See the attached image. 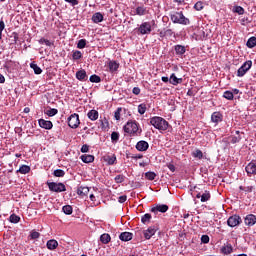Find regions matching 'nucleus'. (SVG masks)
Here are the masks:
<instances>
[{"mask_svg":"<svg viewBox=\"0 0 256 256\" xmlns=\"http://www.w3.org/2000/svg\"><path fill=\"white\" fill-rule=\"evenodd\" d=\"M242 222L243 220L239 215H232L227 220L228 227H237V225H241Z\"/></svg>","mask_w":256,"mask_h":256,"instance_id":"nucleus-8","label":"nucleus"},{"mask_svg":"<svg viewBox=\"0 0 256 256\" xmlns=\"http://www.w3.org/2000/svg\"><path fill=\"white\" fill-rule=\"evenodd\" d=\"M209 235H202V237H201V242L202 243H205V244H207V243H209Z\"/></svg>","mask_w":256,"mask_h":256,"instance_id":"nucleus-58","label":"nucleus"},{"mask_svg":"<svg viewBox=\"0 0 256 256\" xmlns=\"http://www.w3.org/2000/svg\"><path fill=\"white\" fill-rule=\"evenodd\" d=\"M115 183H123L125 181V176L124 175H116L114 178Z\"/></svg>","mask_w":256,"mask_h":256,"instance_id":"nucleus-51","label":"nucleus"},{"mask_svg":"<svg viewBox=\"0 0 256 256\" xmlns=\"http://www.w3.org/2000/svg\"><path fill=\"white\" fill-rule=\"evenodd\" d=\"M151 219H152L151 214L146 213L141 217V223H143L144 225H147L151 223Z\"/></svg>","mask_w":256,"mask_h":256,"instance_id":"nucleus-32","label":"nucleus"},{"mask_svg":"<svg viewBox=\"0 0 256 256\" xmlns=\"http://www.w3.org/2000/svg\"><path fill=\"white\" fill-rule=\"evenodd\" d=\"M77 194L80 195V197H87V195H89V187H87V186H80L77 189Z\"/></svg>","mask_w":256,"mask_h":256,"instance_id":"nucleus-20","label":"nucleus"},{"mask_svg":"<svg viewBox=\"0 0 256 256\" xmlns=\"http://www.w3.org/2000/svg\"><path fill=\"white\" fill-rule=\"evenodd\" d=\"M121 111H123V108H121V107L117 108V110L115 111L114 117H115L116 121L121 120Z\"/></svg>","mask_w":256,"mask_h":256,"instance_id":"nucleus-49","label":"nucleus"},{"mask_svg":"<svg viewBox=\"0 0 256 256\" xmlns=\"http://www.w3.org/2000/svg\"><path fill=\"white\" fill-rule=\"evenodd\" d=\"M196 199H200L201 203H207V201L211 199V192H209L208 190H204L202 194L201 192H199L196 195Z\"/></svg>","mask_w":256,"mask_h":256,"instance_id":"nucleus-11","label":"nucleus"},{"mask_svg":"<svg viewBox=\"0 0 256 256\" xmlns=\"http://www.w3.org/2000/svg\"><path fill=\"white\" fill-rule=\"evenodd\" d=\"M62 210L65 215H71L73 213V207L71 205L63 206Z\"/></svg>","mask_w":256,"mask_h":256,"instance_id":"nucleus-39","label":"nucleus"},{"mask_svg":"<svg viewBox=\"0 0 256 256\" xmlns=\"http://www.w3.org/2000/svg\"><path fill=\"white\" fill-rule=\"evenodd\" d=\"M169 211V206L166 204H157L155 207L151 208V213L157 215V213H167Z\"/></svg>","mask_w":256,"mask_h":256,"instance_id":"nucleus-10","label":"nucleus"},{"mask_svg":"<svg viewBox=\"0 0 256 256\" xmlns=\"http://www.w3.org/2000/svg\"><path fill=\"white\" fill-rule=\"evenodd\" d=\"M57 113H59V110H57L56 108H50L45 112V115H48V117H55Z\"/></svg>","mask_w":256,"mask_h":256,"instance_id":"nucleus-38","label":"nucleus"},{"mask_svg":"<svg viewBox=\"0 0 256 256\" xmlns=\"http://www.w3.org/2000/svg\"><path fill=\"white\" fill-rule=\"evenodd\" d=\"M211 121L212 123H216V125L221 123L223 121V114L221 112H214L211 115Z\"/></svg>","mask_w":256,"mask_h":256,"instance_id":"nucleus-17","label":"nucleus"},{"mask_svg":"<svg viewBox=\"0 0 256 256\" xmlns=\"http://www.w3.org/2000/svg\"><path fill=\"white\" fill-rule=\"evenodd\" d=\"M38 123L42 129H47V130L53 129V122L49 120L40 119L38 120Z\"/></svg>","mask_w":256,"mask_h":256,"instance_id":"nucleus-15","label":"nucleus"},{"mask_svg":"<svg viewBox=\"0 0 256 256\" xmlns=\"http://www.w3.org/2000/svg\"><path fill=\"white\" fill-rule=\"evenodd\" d=\"M93 23H102L103 21V14L101 12H96L92 16Z\"/></svg>","mask_w":256,"mask_h":256,"instance_id":"nucleus-27","label":"nucleus"},{"mask_svg":"<svg viewBox=\"0 0 256 256\" xmlns=\"http://www.w3.org/2000/svg\"><path fill=\"white\" fill-rule=\"evenodd\" d=\"M46 185L48 186L49 191L52 193H63L67 191V187L65 186L64 183H57V182H46Z\"/></svg>","mask_w":256,"mask_h":256,"instance_id":"nucleus-4","label":"nucleus"},{"mask_svg":"<svg viewBox=\"0 0 256 256\" xmlns=\"http://www.w3.org/2000/svg\"><path fill=\"white\" fill-rule=\"evenodd\" d=\"M246 47H248V49H253L254 47H256V37L252 36L248 39V41L246 42Z\"/></svg>","mask_w":256,"mask_h":256,"instance_id":"nucleus-30","label":"nucleus"},{"mask_svg":"<svg viewBox=\"0 0 256 256\" xmlns=\"http://www.w3.org/2000/svg\"><path fill=\"white\" fill-rule=\"evenodd\" d=\"M145 177L146 179H148V181H155V177H157V174L150 171L145 173Z\"/></svg>","mask_w":256,"mask_h":256,"instance_id":"nucleus-41","label":"nucleus"},{"mask_svg":"<svg viewBox=\"0 0 256 256\" xmlns=\"http://www.w3.org/2000/svg\"><path fill=\"white\" fill-rule=\"evenodd\" d=\"M31 69H33L35 75H41L43 73V70L41 69V67H39V65H37L35 62H32L30 64Z\"/></svg>","mask_w":256,"mask_h":256,"instance_id":"nucleus-29","label":"nucleus"},{"mask_svg":"<svg viewBox=\"0 0 256 256\" xmlns=\"http://www.w3.org/2000/svg\"><path fill=\"white\" fill-rule=\"evenodd\" d=\"M81 161H83V163H93V161H95V156H93V155H82L81 156Z\"/></svg>","mask_w":256,"mask_h":256,"instance_id":"nucleus-31","label":"nucleus"},{"mask_svg":"<svg viewBox=\"0 0 256 256\" xmlns=\"http://www.w3.org/2000/svg\"><path fill=\"white\" fill-rule=\"evenodd\" d=\"M170 20L172 23L178 24V25H190L191 21L189 18L185 17L183 14V11L180 12H171L170 13Z\"/></svg>","mask_w":256,"mask_h":256,"instance_id":"nucleus-2","label":"nucleus"},{"mask_svg":"<svg viewBox=\"0 0 256 256\" xmlns=\"http://www.w3.org/2000/svg\"><path fill=\"white\" fill-rule=\"evenodd\" d=\"M224 99H227L228 101H233L234 95L231 91L227 90L223 94Z\"/></svg>","mask_w":256,"mask_h":256,"instance_id":"nucleus-42","label":"nucleus"},{"mask_svg":"<svg viewBox=\"0 0 256 256\" xmlns=\"http://www.w3.org/2000/svg\"><path fill=\"white\" fill-rule=\"evenodd\" d=\"M239 141H241V136H231L230 143L235 144L239 143Z\"/></svg>","mask_w":256,"mask_h":256,"instance_id":"nucleus-56","label":"nucleus"},{"mask_svg":"<svg viewBox=\"0 0 256 256\" xmlns=\"http://www.w3.org/2000/svg\"><path fill=\"white\" fill-rule=\"evenodd\" d=\"M253 67V61L247 60L242 64V66L237 70V77H245L247 71Z\"/></svg>","mask_w":256,"mask_h":256,"instance_id":"nucleus-5","label":"nucleus"},{"mask_svg":"<svg viewBox=\"0 0 256 256\" xmlns=\"http://www.w3.org/2000/svg\"><path fill=\"white\" fill-rule=\"evenodd\" d=\"M137 31L140 35H149L151 34V31H153L151 22H143L139 28H137Z\"/></svg>","mask_w":256,"mask_h":256,"instance_id":"nucleus-7","label":"nucleus"},{"mask_svg":"<svg viewBox=\"0 0 256 256\" xmlns=\"http://www.w3.org/2000/svg\"><path fill=\"white\" fill-rule=\"evenodd\" d=\"M124 133H128V135H137L139 131V123L135 120H128L127 123L123 127Z\"/></svg>","mask_w":256,"mask_h":256,"instance_id":"nucleus-3","label":"nucleus"},{"mask_svg":"<svg viewBox=\"0 0 256 256\" xmlns=\"http://www.w3.org/2000/svg\"><path fill=\"white\" fill-rule=\"evenodd\" d=\"M104 161L108 163V165H115V162L117 161V156H115V154L107 155L104 157Z\"/></svg>","mask_w":256,"mask_h":256,"instance_id":"nucleus-26","label":"nucleus"},{"mask_svg":"<svg viewBox=\"0 0 256 256\" xmlns=\"http://www.w3.org/2000/svg\"><path fill=\"white\" fill-rule=\"evenodd\" d=\"M233 13H237L238 15H244L245 9L241 6H234L233 7Z\"/></svg>","mask_w":256,"mask_h":256,"instance_id":"nucleus-40","label":"nucleus"},{"mask_svg":"<svg viewBox=\"0 0 256 256\" xmlns=\"http://www.w3.org/2000/svg\"><path fill=\"white\" fill-rule=\"evenodd\" d=\"M0 83H5V76L3 74H0Z\"/></svg>","mask_w":256,"mask_h":256,"instance_id":"nucleus-64","label":"nucleus"},{"mask_svg":"<svg viewBox=\"0 0 256 256\" xmlns=\"http://www.w3.org/2000/svg\"><path fill=\"white\" fill-rule=\"evenodd\" d=\"M240 191H244L245 193H253V186H239Z\"/></svg>","mask_w":256,"mask_h":256,"instance_id":"nucleus-48","label":"nucleus"},{"mask_svg":"<svg viewBox=\"0 0 256 256\" xmlns=\"http://www.w3.org/2000/svg\"><path fill=\"white\" fill-rule=\"evenodd\" d=\"M146 112H147V104L141 103V104L138 106V113H139L140 115H145Z\"/></svg>","mask_w":256,"mask_h":256,"instance_id":"nucleus-36","label":"nucleus"},{"mask_svg":"<svg viewBox=\"0 0 256 256\" xmlns=\"http://www.w3.org/2000/svg\"><path fill=\"white\" fill-rule=\"evenodd\" d=\"M90 82L91 83H101V77L97 74H93L90 76Z\"/></svg>","mask_w":256,"mask_h":256,"instance_id":"nucleus-44","label":"nucleus"},{"mask_svg":"<svg viewBox=\"0 0 256 256\" xmlns=\"http://www.w3.org/2000/svg\"><path fill=\"white\" fill-rule=\"evenodd\" d=\"M38 43L40 45H44L46 44L47 47H51L53 45V42L49 41L48 39H45V38H41Z\"/></svg>","mask_w":256,"mask_h":256,"instance_id":"nucleus-46","label":"nucleus"},{"mask_svg":"<svg viewBox=\"0 0 256 256\" xmlns=\"http://www.w3.org/2000/svg\"><path fill=\"white\" fill-rule=\"evenodd\" d=\"M194 9H195L196 11H202V9H203V2L198 1V2L194 5Z\"/></svg>","mask_w":256,"mask_h":256,"instance_id":"nucleus-55","label":"nucleus"},{"mask_svg":"<svg viewBox=\"0 0 256 256\" xmlns=\"http://www.w3.org/2000/svg\"><path fill=\"white\" fill-rule=\"evenodd\" d=\"M54 177H65V170L56 169L53 172Z\"/></svg>","mask_w":256,"mask_h":256,"instance_id":"nucleus-43","label":"nucleus"},{"mask_svg":"<svg viewBox=\"0 0 256 256\" xmlns=\"http://www.w3.org/2000/svg\"><path fill=\"white\" fill-rule=\"evenodd\" d=\"M118 201L119 203H125L127 201V195L119 196Z\"/></svg>","mask_w":256,"mask_h":256,"instance_id":"nucleus-60","label":"nucleus"},{"mask_svg":"<svg viewBox=\"0 0 256 256\" xmlns=\"http://www.w3.org/2000/svg\"><path fill=\"white\" fill-rule=\"evenodd\" d=\"M127 159H143V154H137V155L129 154L127 155Z\"/></svg>","mask_w":256,"mask_h":256,"instance_id":"nucleus-54","label":"nucleus"},{"mask_svg":"<svg viewBox=\"0 0 256 256\" xmlns=\"http://www.w3.org/2000/svg\"><path fill=\"white\" fill-rule=\"evenodd\" d=\"M136 149L137 151H147V149H149V142L144 141V140H140L137 142L136 144Z\"/></svg>","mask_w":256,"mask_h":256,"instance_id":"nucleus-16","label":"nucleus"},{"mask_svg":"<svg viewBox=\"0 0 256 256\" xmlns=\"http://www.w3.org/2000/svg\"><path fill=\"white\" fill-rule=\"evenodd\" d=\"M193 157L196 159H203V152L199 149H197L195 152H193Z\"/></svg>","mask_w":256,"mask_h":256,"instance_id":"nucleus-50","label":"nucleus"},{"mask_svg":"<svg viewBox=\"0 0 256 256\" xmlns=\"http://www.w3.org/2000/svg\"><path fill=\"white\" fill-rule=\"evenodd\" d=\"M119 239H120V241H131V239H133V233H131V232H122L119 235Z\"/></svg>","mask_w":256,"mask_h":256,"instance_id":"nucleus-21","label":"nucleus"},{"mask_svg":"<svg viewBox=\"0 0 256 256\" xmlns=\"http://www.w3.org/2000/svg\"><path fill=\"white\" fill-rule=\"evenodd\" d=\"M174 51L178 57H183L187 53V48L185 46L177 44L174 46Z\"/></svg>","mask_w":256,"mask_h":256,"instance_id":"nucleus-14","label":"nucleus"},{"mask_svg":"<svg viewBox=\"0 0 256 256\" xmlns=\"http://www.w3.org/2000/svg\"><path fill=\"white\" fill-rule=\"evenodd\" d=\"M155 233H157L155 226H150L147 230L144 231V237L145 239H151Z\"/></svg>","mask_w":256,"mask_h":256,"instance_id":"nucleus-18","label":"nucleus"},{"mask_svg":"<svg viewBox=\"0 0 256 256\" xmlns=\"http://www.w3.org/2000/svg\"><path fill=\"white\" fill-rule=\"evenodd\" d=\"M86 46H87V40L85 39H80L77 43L78 49H85Z\"/></svg>","mask_w":256,"mask_h":256,"instance_id":"nucleus-45","label":"nucleus"},{"mask_svg":"<svg viewBox=\"0 0 256 256\" xmlns=\"http://www.w3.org/2000/svg\"><path fill=\"white\" fill-rule=\"evenodd\" d=\"M174 33L173 29H164L159 31V37H173Z\"/></svg>","mask_w":256,"mask_h":256,"instance_id":"nucleus-25","label":"nucleus"},{"mask_svg":"<svg viewBox=\"0 0 256 256\" xmlns=\"http://www.w3.org/2000/svg\"><path fill=\"white\" fill-rule=\"evenodd\" d=\"M170 85H181L183 83V78H177L175 73H172L169 78Z\"/></svg>","mask_w":256,"mask_h":256,"instance_id":"nucleus-19","label":"nucleus"},{"mask_svg":"<svg viewBox=\"0 0 256 256\" xmlns=\"http://www.w3.org/2000/svg\"><path fill=\"white\" fill-rule=\"evenodd\" d=\"M220 253H222V255H231V253H233V245H231L229 242L225 243L221 247Z\"/></svg>","mask_w":256,"mask_h":256,"instance_id":"nucleus-12","label":"nucleus"},{"mask_svg":"<svg viewBox=\"0 0 256 256\" xmlns=\"http://www.w3.org/2000/svg\"><path fill=\"white\" fill-rule=\"evenodd\" d=\"M100 241L104 245H107V243H109L111 241V236L107 233H104L100 236Z\"/></svg>","mask_w":256,"mask_h":256,"instance_id":"nucleus-33","label":"nucleus"},{"mask_svg":"<svg viewBox=\"0 0 256 256\" xmlns=\"http://www.w3.org/2000/svg\"><path fill=\"white\" fill-rule=\"evenodd\" d=\"M66 3H69L72 5V7H75L76 5H79V0H64Z\"/></svg>","mask_w":256,"mask_h":256,"instance_id":"nucleus-57","label":"nucleus"},{"mask_svg":"<svg viewBox=\"0 0 256 256\" xmlns=\"http://www.w3.org/2000/svg\"><path fill=\"white\" fill-rule=\"evenodd\" d=\"M149 124L152 125L154 129L160 131V133H163V131H167L169 129V122H167V120L161 116H154L150 118Z\"/></svg>","mask_w":256,"mask_h":256,"instance_id":"nucleus-1","label":"nucleus"},{"mask_svg":"<svg viewBox=\"0 0 256 256\" xmlns=\"http://www.w3.org/2000/svg\"><path fill=\"white\" fill-rule=\"evenodd\" d=\"M244 223L247 225V227H253V225L256 223L255 214H248L244 219Z\"/></svg>","mask_w":256,"mask_h":256,"instance_id":"nucleus-13","label":"nucleus"},{"mask_svg":"<svg viewBox=\"0 0 256 256\" xmlns=\"http://www.w3.org/2000/svg\"><path fill=\"white\" fill-rule=\"evenodd\" d=\"M90 121H97L99 119V112L97 110H90L87 114Z\"/></svg>","mask_w":256,"mask_h":256,"instance_id":"nucleus-24","label":"nucleus"},{"mask_svg":"<svg viewBox=\"0 0 256 256\" xmlns=\"http://www.w3.org/2000/svg\"><path fill=\"white\" fill-rule=\"evenodd\" d=\"M41 237V233L32 230L30 233V239H39Z\"/></svg>","mask_w":256,"mask_h":256,"instance_id":"nucleus-52","label":"nucleus"},{"mask_svg":"<svg viewBox=\"0 0 256 256\" xmlns=\"http://www.w3.org/2000/svg\"><path fill=\"white\" fill-rule=\"evenodd\" d=\"M167 167H168V169H170V171H171L172 173H175V165H173V164H168Z\"/></svg>","mask_w":256,"mask_h":256,"instance_id":"nucleus-63","label":"nucleus"},{"mask_svg":"<svg viewBox=\"0 0 256 256\" xmlns=\"http://www.w3.org/2000/svg\"><path fill=\"white\" fill-rule=\"evenodd\" d=\"M46 247H47V249H49L50 251H55V248H56V247H59V242H57V240H55V239L49 240V241L46 243Z\"/></svg>","mask_w":256,"mask_h":256,"instance_id":"nucleus-22","label":"nucleus"},{"mask_svg":"<svg viewBox=\"0 0 256 256\" xmlns=\"http://www.w3.org/2000/svg\"><path fill=\"white\" fill-rule=\"evenodd\" d=\"M5 30V21L3 19L0 20V32H3Z\"/></svg>","mask_w":256,"mask_h":256,"instance_id":"nucleus-62","label":"nucleus"},{"mask_svg":"<svg viewBox=\"0 0 256 256\" xmlns=\"http://www.w3.org/2000/svg\"><path fill=\"white\" fill-rule=\"evenodd\" d=\"M81 124V121L79 120V114L74 113L71 114L70 117L68 118V126L71 129H77L79 125Z\"/></svg>","mask_w":256,"mask_h":256,"instance_id":"nucleus-6","label":"nucleus"},{"mask_svg":"<svg viewBox=\"0 0 256 256\" xmlns=\"http://www.w3.org/2000/svg\"><path fill=\"white\" fill-rule=\"evenodd\" d=\"M72 59H74V61H78V59H83V53H81V51L79 50H75L72 54Z\"/></svg>","mask_w":256,"mask_h":256,"instance_id":"nucleus-37","label":"nucleus"},{"mask_svg":"<svg viewBox=\"0 0 256 256\" xmlns=\"http://www.w3.org/2000/svg\"><path fill=\"white\" fill-rule=\"evenodd\" d=\"M132 93L134 95H139L141 93V88L139 87H134L133 90H132Z\"/></svg>","mask_w":256,"mask_h":256,"instance_id":"nucleus-61","label":"nucleus"},{"mask_svg":"<svg viewBox=\"0 0 256 256\" xmlns=\"http://www.w3.org/2000/svg\"><path fill=\"white\" fill-rule=\"evenodd\" d=\"M21 221V217L16 214L10 215V223H19Z\"/></svg>","mask_w":256,"mask_h":256,"instance_id":"nucleus-47","label":"nucleus"},{"mask_svg":"<svg viewBox=\"0 0 256 256\" xmlns=\"http://www.w3.org/2000/svg\"><path fill=\"white\" fill-rule=\"evenodd\" d=\"M110 73H115L119 69V63L117 61H110L108 63Z\"/></svg>","mask_w":256,"mask_h":256,"instance_id":"nucleus-28","label":"nucleus"},{"mask_svg":"<svg viewBox=\"0 0 256 256\" xmlns=\"http://www.w3.org/2000/svg\"><path fill=\"white\" fill-rule=\"evenodd\" d=\"M245 171L248 177H253V175H256V161L252 160L249 162L245 167Z\"/></svg>","mask_w":256,"mask_h":256,"instance_id":"nucleus-9","label":"nucleus"},{"mask_svg":"<svg viewBox=\"0 0 256 256\" xmlns=\"http://www.w3.org/2000/svg\"><path fill=\"white\" fill-rule=\"evenodd\" d=\"M136 15H139L140 17L143 15H147V8L144 6H138L136 8Z\"/></svg>","mask_w":256,"mask_h":256,"instance_id":"nucleus-35","label":"nucleus"},{"mask_svg":"<svg viewBox=\"0 0 256 256\" xmlns=\"http://www.w3.org/2000/svg\"><path fill=\"white\" fill-rule=\"evenodd\" d=\"M81 153H89V145L84 144V145L81 147Z\"/></svg>","mask_w":256,"mask_h":256,"instance_id":"nucleus-59","label":"nucleus"},{"mask_svg":"<svg viewBox=\"0 0 256 256\" xmlns=\"http://www.w3.org/2000/svg\"><path fill=\"white\" fill-rule=\"evenodd\" d=\"M111 141L113 143H117V141H119V132H112Z\"/></svg>","mask_w":256,"mask_h":256,"instance_id":"nucleus-53","label":"nucleus"},{"mask_svg":"<svg viewBox=\"0 0 256 256\" xmlns=\"http://www.w3.org/2000/svg\"><path fill=\"white\" fill-rule=\"evenodd\" d=\"M76 79L78 81H87V72L85 70H79L76 72Z\"/></svg>","mask_w":256,"mask_h":256,"instance_id":"nucleus-23","label":"nucleus"},{"mask_svg":"<svg viewBox=\"0 0 256 256\" xmlns=\"http://www.w3.org/2000/svg\"><path fill=\"white\" fill-rule=\"evenodd\" d=\"M31 171V167L28 165H22L20 166L18 173H21V175H27Z\"/></svg>","mask_w":256,"mask_h":256,"instance_id":"nucleus-34","label":"nucleus"}]
</instances>
